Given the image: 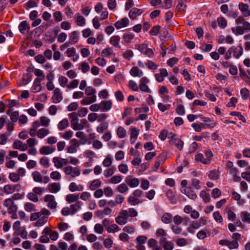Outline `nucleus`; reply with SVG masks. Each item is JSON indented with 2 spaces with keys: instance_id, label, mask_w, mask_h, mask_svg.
Returning a JSON list of instances; mask_svg holds the SVG:
<instances>
[{
  "instance_id": "nucleus-1",
  "label": "nucleus",
  "mask_w": 250,
  "mask_h": 250,
  "mask_svg": "<svg viewBox=\"0 0 250 250\" xmlns=\"http://www.w3.org/2000/svg\"><path fill=\"white\" fill-rule=\"evenodd\" d=\"M135 46L142 53L145 54L148 57H152L154 56L153 50L151 48H148L146 44H136Z\"/></svg>"
},
{
  "instance_id": "nucleus-2",
  "label": "nucleus",
  "mask_w": 250,
  "mask_h": 250,
  "mask_svg": "<svg viewBox=\"0 0 250 250\" xmlns=\"http://www.w3.org/2000/svg\"><path fill=\"white\" fill-rule=\"evenodd\" d=\"M64 172L67 175L75 177L80 175V171L78 167L73 168L72 166H67L64 168Z\"/></svg>"
},
{
  "instance_id": "nucleus-3",
  "label": "nucleus",
  "mask_w": 250,
  "mask_h": 250,
  "mask_svg": "<svg viewBox=\"0 0 250 250\" xmlns=\"http://www.w3.org/2000/svg\"><path fill=\"white\" fill-rule=\"evenodd\" d=\"M169 144L172 145H174L180 150L182 149L184 145L183 141L178 138H175V135L171 137L169 141Z\"/></svg>"
},
{
  "instance_id": "nucleus-4",
  "label": "nucleus",
  "mask_w": 250,
  "mask_h": 250,
  "mask_svg": "<svg viewBox=\"0 0 250 250\" xmlns=\"http://www.w3.org/2000/svg\"><path fill=\"white\" fill-rule=\"evenodd\" d=\"M129 23L128 19L126 17H124L119 21H116L114 25L116 29H119L123 27L127 26Z\"/></svg>"
},
{
  "instance_id": "nucleus-5",
  "label": "nucleus",
  "mask_w": 250,
  "mask_h": 250,
  "mask_svg": "<svg viewBox=\"0 0 250 250\" xmlns=\"http://www.w3.org/2000/svg\"><path fill=\"white\" fill-rule=\"evenodd\" d=\"M100 105L102 111H108L111 109L112 103L111 100L103 101L100 103Z\"/></svg>"
},
{
  "instance_id": "nucleus-6",
  "label": "nucleus",
  "mask_w": 250,
  "mask_h": 250,
  "mask_svg": "<svg viewBox=\"0 0 250 250\" xmlns=\"http://www.w3.org/2000/svg\"><path fill=\"white\" fill-rule=\"evenodd\" d=\"M52 101L54 103H58L63 99L62 94L59 88H56L54 91V95L52 96Z\"/></svg>"
},
{
  "instance_id": "nucleus-7",
  "label": "nucleus",
  "mask_w": 250,
  "mask_h": 250,
  "mask_svg": "<svg viewBox=\"0 0 250 250\" xmlns=\"http://www.w3.org/2000/svg\"><path fill=\"white\" fill-rule=\"evenodd\" d=\"M143 11L141 9L134 7L131 9L128 13V16L131 20H135L138 16L141 15Z\"/></svg>"
},
{
  "instance_id": "nucleus-8",
  "label": "nucleus",
  "mask_w": 250,
  "mask_h": 250,
  "mask_svg": "<svg viewBox=\"0 0 250 250\" xmlns=\"http://www.w3.org/2000/svg\"><path fill=\"white\" fill-rule=\"evenodd\" d=\"M125 182L131 188H135L139 184V181L138 178H131L130 177H127L125 179Z\"/></svg>"
},
{
  "instance_id": "nucleus-9",
  "label": "nucleus",
  "mask_w": 250,
  "mask_h": 250,
  "mask_svg": "<svg viewBox=\"0 0 250 250\" xmlns=\"http://www.w3.org/2000/svg\"><path fill=\"white\" fill-rule=\"evenodd\" d=\"M239 8L242 12L243 15L244 17L250 16V10L249 9L248 4L241 2L239 4Z\"/></svg>"
},
{
  "instance_id": "nucleus-10",
  "label": "nucleus",
  "mask_w": 250,
  "mask_h": 250,
  "mask_svg": "<svg viewBox=\"0 0 250 250\" xmlns=\"http://www.w3.org/2000/svg\"><path fill=\"white\" fill-rule=\"evenodd\" d=\"M55 150V147L50 146H43L40 149V152L42 154L48 155L53 152Z\"/></svg>"
},
{
  "instance_id": "nucleus-11",
  "label": "nucleus",
  "mask_w": 250,
  "mask_h": 250,
  "mask_svg": "<svg viewBox=\"0 0 250 250\" xmlns=\"http://www.w3.org/2000/svg\"><path fill=\"white\" fill-rule=\"evenodd\" d=\"M79 37V33L78 31H75L70 35L69 36V43L70 44L76 43L78 42Z\"/></svg>"
},
{
  "instance_id": "nucleus-12",
  "label": "nucleus",
  "mask_w": 250,
  "mask_h": 250,
  "mask_svg": "<svg viewBox=\"0 0 250 250\" xmlns=\"http://www.w3.org/2000/svg\"><path fill=\"white\" fill-rule=\"evenodd\" d=\"M19 29L21 34H25L26 31L30 29V26L27 24L26 21H22L19 25Z\"/></svg>"
},
{
  "instance_id": "nucleus-13",
  "label": "nucleus",
  "mask_w": 250,
  "mask_h": 250,
  "mask_svg": "<svg viewBox=\"0 0 250 250\" xmlns=\"http://www.w3.org/2000/svg\"><path fill=\"white\" fill-rule=\"evenodd\" d=\"M60 189L61 185L59 183H53L48 186V189L52 193H57L60 191Z\"/></svg>"
},
{
  "instance_id": "nucleus-14",
  "label": "nucleus",
  "mask_w": 250,
  "mask_h": 250,
  "mask_svg": "<svg viewBox=\"0 0 250 250\" xmlns=\"http://www.w3.org/2000/svg\"><path fill=\"white\" fill-rule=\"evenodd\" d=\"M130 74L133 77H141L144 74L143 71L140 70L137 66H133L132 67L130 71Z\"/></svg>"
},
{
  "instance_id": "nucleus-15",
  "label": "nucleus",
  "mask_w": 250,
  "mask_h": 250,
  "mask_svg": "<svg viewBox=\"0 0 250 250\" xmlns=\"http://www.w3.org/2000/svg\"><path fill=\"white\" fill-rule=\"evenodd\" d=\"M166 196L169 200L170 202L172 204H175L177 203V200L175 198V195L172 190L169 189L166 192Z\"/></svg>"
},
{
  "instance_id": "nucleus-16",
  "label": "nucleus",
  "mask_w": 250,
  "mask_h": 250,
  "mask_svg": "<svg viewBox=\"0 0 250 250\" xmlns=\"http://www.w3.org/2000/svg\"><path fill=\"white\" fill-rule=\"evenodd\" d=\"M120 41V37L119 36H113L110 39V43L116 47L119 48H121V46L119 45V42Z\"/></svg>"
},
{
  "instance_id": "nucleus-17",
  "label": "nucleus",
  "mask_w": 250,
  "mask_h": 250,
  "mask_svg": "<svg viewBox=\"0 0 250 250\" xmlns=\"http://www.w3.org/2000/svg\"><path fill=\"white\" fill-rule=\"evenodd\" d=\"M139 134V130L136 127H133L130 133V143L133 144L135 143Z\"/></svg>"
},
{
  "instance_id": "nucleus-18",
  "label": "nucleus",
  "mask_w": 250,
  "mask_h": 250,
  "mask_svg": "<svg viewBox=\"0 0 250 250\" xmlns=\"http://www.w3.org/2000/svg\"><path fill=\"white\" fill-rule=\"evenodd\" d=\"M69 189L71 192L82 191L83 189V187L82 185L77 186L75 183L72 182L69 185Z\"/></svg>"
},
{
  "instance_id": "nucleus-19",
  "label": "nucleus",
  "mask_w": 250,
  "mask_h": 250,
  "mask_svg": "<svg viewBox=\"0 0 250 250\" xmlns=\"http://www.w3.org/2000/svg\"><path fill=\"white\" fill-rule=\"evenodd\" d=\"M162 221L165 224H170L172 220V215L169 213H165L161 218Z\"/></svg>"
},
{
  "instance_id": "nucleus-20",
  "label": "nucleus",
  "mask_w": 250,
  "mask_h": 250,
  "mask_svg": "<svg viewBox=\"0 0 250 250\" xmlns=\"http://www.w3.org/2000/svg\"><path fill=\"white\" fill-rule=\"evenodd\" d=\"M96 101V95H93L87 98H84L81 101V104L83 105H88L91 103H94Z\"/></svg>"
},
{
  "instance_id": "nucleus-21",
  "label": "nucleus",
  "mask_w": 250,
  "mask_h": 250,
  "mask_svg": "<svg viewBox=\"0 0 250 250\" xmlns=\"http://www.w3.org/2000/svg\"><path fill=\"white\" fill-rule=\"evenodd\" d=\"M82 203L80 201H77L75 204L70 206V209L71 214H75L80 208Z\"/></svg>"
},
{
  "instance_id": "nucleus-22",
  "label": "nucleus",
  "mask_w": 250,
  "mask_h": 250,
  "mask_svg": "<svg viewBox=\"0 0 250 250\" xmlns=\"http://www.w3.org/2000/svg\"><path fill=\"white\" fill-rule=\"evenodd\" d=\"M79 199V195L73 194H69L66 195V201L68 203H71L77 201Z\"/></svg>"
},
{
  "instance_id": "nucleus-23",
  "label": "nucleus",
  "mask_w": 250,
  "mask_h": 250,
  "mask_svg": "<svg viewBox=\"0 0 250 250\" xmlns=\"http://www.w3.org/2000/svg\"><path fill=\"white\" fill-rule=\"evenodd\" d=\"M195 160L197 161H200L204 164H208L210 163V159H205L202 153H198L195 156Z\"/></svg>"
},
{
  "instance_id": "nucleus-24",
  "label": "nucleus",
  "mask_w": 250,
  "mask_h": 250,
  "mask_svg": "<svg viewBox=\"0 0 250 250\" xmlns=\"http://www.w3.org/2000/svg\"><path fill=\"white\" fill-rule=\"evenodd\" d=\"M101 185V182L99 179H96L93 180L90 184L89 186V188L92 190H94L98 188L99 187H100Z\"/></svg>"
},
{
  "instance_id": "nucleus-25",
  "label": "nucleus",
  "mask_w": 250,
  "mask_h": 250,
  "mask_svg": "<svg viewBox=\"0 0 250 250\" xmlns=\"http://www.w3.org/2000/svg\"><path fill=\"white\" fill-rule=\"evenodd\" d=\"M49 133V131L48 129L42 128L39 130V131L37 132V136L40 138H44L46 135L48 134Z\"/></svg>"
},
{
  "instance_id": "nucleus-26",
  "label": "nucleus",
  "mask_w": 250,
  "mask_h": 250,
  "mask_svg": "<svg viewBox=\"0 0 250 250\" xmlns=\"http://www.w3.org/2000/svg\"><path fill=\"white\" fill-rule=\"evenodd\" d=\"M68 121L67 119H64L59 122L58 127L60 130H62L66 128L68 125Z\"/></svg>"
},
{
  "instance_id": "nucleus-27",
  "label": "nucleus",
  "mask_w": 250,
  "mask_h": 250,
  "mask_svg": "<svg viewBox=\"0 0 250 250\" xmlns=\"http://www.w3.org/2000/svg\"><path fill=\"white\" fill-rule=\"evenodd\" d=\"M76 136L77 137L80 138L82 139V140H83V142H81V145H84L86 144L87 141V138L85 134H84L83 132H77L76 134Z\"/></svg>"
},
{
  "instance_id": "nucleus-28",
  "label": "nucleus",
  "mask_w": 250,
  "mask_h": 250,
  "mask_svg": "<svg viewBox=\"0 0 250 250\" xmlns=\"http://www.w3.org/2000/svg\"><path fill=\"white\" fill-rule=\"evenodd\" d=\"M200 196L203 199L205 203L209 202L210 200L209 194L207 193L205 190H202L201 191Z\"/></svg>"
},
{
  "instance_id": "nucleus-29",
  "label": "nucleus",
  "mask_w": 250,
  "mask_h": 250,
  "mask_svg": "<svg viewBox=\"0 0 250 250\" xmlns=\"http://www.w3.org/2000/svg\"><path fill=\"white\" fill-rule=\"evenodd\" d=\"M242 54L243 48L241 45L235 48L233 50V56L236 58H238Z\"/></svg>"
},
{
  "instance_id": "nucleus-30",
  "label": "nucleus",
  "mask_w": 250,
  "mask_h": 250,
  "mask_svg": "<svg viewBox=\"0 0 250 250\" xmlns=\"http://www.w3.org/2000/svg\"><path fill=\"white\" fill-rule=\"evenodd\" d=\"M108 124L107 122L101 123L97 127V131L98 132L102 133L108 128Z\"/></svg>"
},
{
  "instance_id": "nucleus-31",
  "label": "nucleus",
  "mask_w": 250,
  "mask_h": 250,
  "mask_svg": "<svg viewBox=\"0 0 250 250\" xmlns=\"http://www.w3.org/2000/svg\"><path fill=\"white\" fill-rule=\"evenodd\" d=\"M241 216L242 217V220L243 222H247L250 224V213L244 211L241 213Z\"/></svg>"
},
{
  "instance_id": "nucleus-32",
  "label": "nucleus",
  "mask_w": 250,
  "mask_h": 250,
  "mask_svg": "<svg viewBox=\"0 0 250 250\" xmlns=\"http://www.w3.org/2000/svg\"><path fill=\"white\" fill-rule=\"evenodd\" d=\"M218 25L222 28H224L227 24V20L223 17H219L217 19Z\"/></svg>"
},
{
  "instance_id": "nucleus-33",
  "label": "nucleus",
  "mask_w": 250,
  "mask_h": 250,
  "mask_svg": "<svg viewBox=\"0 0 250 250\" xmlns=\"http://www.w3.org/2000/svg\"><path fill=\"white\" fill-rule=\"evenodd\" d=\"M33 72L34 74L37 76V79H40L41 80H44L45 78V75L43 74V72L39 69L35 68L33 70Z\"/></svg>"
},
{
  "instance_id": "nucleus-34",
  "label": "nucleus",
  "mask_w": 250,
  "mask_h": 250,
  "mask_svg": "<svg viewBox=\"0 0 250 250\" xmlns=\"http://www.w3.org/2000/svg\"><path fill=\"white\" fill-rule=\"evenodd\" d=\"M3 188L4 192L7 194H12L15 191V188L12 185H5Z\"/></svg>"
},
{
  "instance_id": "nucleus-35",
  "label": "nucleus",
  "mask_w": 250,
  "mask_h": 250,
  "mask_svg": "<svg viewBox=\"0 0 250 250\" xmlns=\"http://www.w3.org/2000/svg\"><path fill=\"white\" fill-rule=\"evenodd\" d=\"M188 191L187 196L189 198L194 200L197 197V196L196 195V193L194 192V190L192 188L188 187Z\"/></svg>"
},
{
  "instance_id": "nucleus-36",
  "label": "nucleus",
  "mask_w": 250,
  "mask_h": 250,
  "mask_svg": "<svg viewBox=\"0 0 250 250\" xmlns=\"http://www.w3.org/2000/svg\"><path fill=\"white\" fill-rule=\"evenodd\" d=\"M32 176L34 180L37 182H41L42 181V178L41 174L38 171H35L32 173Z\"/></svg>"
},
{
  "instance_id": "nucleus-37",
  "label": "nucleus",
  "mask_w": 250,
  "mask_h": 250,
  "mask_svg": "<svg viewBox=\"0 0 250 250\" xmlns=\"http://www.w3.org/2000/svg\"><path fill=\"white\" fill-rule=\"evenodd\" d=\"M123 37L125 42H129L131 40L134 39V35L130 32L125 33L123 35Z\"/></svg>"
},
{
  "instance_id": "nucleus-38",
  "label": "nucleus",
  "mask_w": 250,
  "mask_h": 250,
  "mask_svg": "<svg viewBox=\"0 0 250 250\" xmlns=\"http://www.w3.org/2000/svg\"><path fill=\"white\" fill-rule=\"evenodd\" d=\"M118 136L120 138H124L126 135V130L122 126H119L117 130Z\"/></svg>"
},
{
  "instance_id": "nucleus-39",
  "label": "nucleus",
  "mask_w": 250,
  "mask_h": 250,
  "mask_svg": "<svg viewBox=\"0 0 250 250\" xmlns=\"http://www.w3.org/2000/svg\"><path fill=\"white\" fill-rule=\"evenodd\" d=\"M77 113L76 112H72L69 114V116L72 118L71 123L72 126H75V125L78 123V118L77 117Z\"/></svg>"
},
{
  "instance_id": "nucleus-40",
  "label": "nucleus",
  "mask_w": 250,
  "mask_h": 250,
  "mask_svg": "<svg viewBox=\"0 0 250 250\" xmlns=\"http://www.w3.org/2000/svg\"><path fill=\"white\" fill-rule=\"evenodd\" d=\"M230 115L232 116H237L240 120H241L243 123L246 122V120L243 116L241 113L237 111H232L230 113Z\"/></svg>"
},
{
  "instance_id": "nucleus-41",
  "label": "nucleus",
  "mask_w": 250,
  "mask_h": 250,
  "mask_svg": "<svg viewBox=\"0 0 250 250\" xmlns=\"http://www.w3.org/2000/svg\"><path fill=\"white\" fill-rule=\"evenodd\" d=\"M35 205L30 202L26 203L24 205V209L28 212H31L35 210Z\"/></svg>"
},
{
  "instance_id": "nucleus-42",
  "label": "nucleus",
  "mask_w": 250,
  "mask_h": 250,
  "mask_svg": "<svg viewBox=\"0 0 250 250\" xmlns=\"http://www.w3.org/2000/svg\"><path fill=\"white\" fill-rule=\"evenodd\" d=\"M128 190V188L126 184L122 183L119 185L117 188V190L122 193L126 192Z\"/></svg>"
},
{
  "instance_id": "nucleus-43",
  "label": "nucleus",
  "mask_w": 250,
  "mask_h": 250,
  "mask_svg": "<svg viewBox=\"0 0 250 250\" xmlns=\"http://www.w3.org/2000/svg\"><path fill=\"white\" fill-rule=\"evenodd\" d=\"M160 28L161 26L158 25L153 26L149 31L150 34L152 36H157L160 31Z\"/></svg>"
},
{
  "instance_id": "nucleus-44",
  "label": "nucleus",
  "mask_w": 250,
  "mask_h": 250,
  "mask_svg": "<svg viewBox=\"0 0 250 250\" xmlns=\"http://www.w3.org/2000/svg\"><path fill=\"white\" fill-rule=\"evenodd\" d=\"M60 158H61L59 157H54L53 159V162L54 163V165L58 168H62L63 167L62 163V160Z\"/></svg>"
},
{
  "instance_id": "nucleus-45",
  "label": "nucleus",
  "mask_w": 250,
  "mask_h": 250,
  "mask_svg": "<svg viewBox=\"0 0 250 250\" xmlns=\"http://www.w3.org/2000/svg\"><path fill=\"white\" fill-rule=\"evenodd\" d=\"M9 178L14 182H17L20 180L19 175L18 173L14 172L10 173Z\"/></svg>"
},
{
  "instance_id": "nucleus-46",
  "label": "nucleus",
  "mask_w": 250,
  "mask_h": 250,
  "mask_svg": "<svg viewBox=\"0 0 250 250\" xmlns=\"http://www.w3.org/2000/svg\"><path fill=\"white\" fill-rule=\"evenodd\" d=\"M127 201L129 204L133 206H135L140 203V201L139 199L135 198L134 196H129L128 198Z\"/></svg>"
},
{
  "instance_id": "nucleus-47",
  "label": "nucleus",
  "mask_w": 250,
  "mask_h": 250,
  "mask_svg": "<svg viewBox=\"0 0 250 250\" xmlns=\"http://www.w3.org/2000/svg\"><path fill=\"white\" fill-rule=\"evenodd\" d=\"M47 216H42L39 218V219L36 222L37 226H42L44 225L47 221Z\"/></svg>"
},
{
  "instance_id": "nucleus-48",
  "label": "nucleus",
  "mask_w": 250,
  "mask_h": 250,
  "mask_svg": "<svg viewBox=\"0 0 250 250\" xmlns=\"http://www.w3.org/2000/svg\"><path fill=\"white\" fill-rule=\"evenodd\" d=\"M26 78L23 77L22 84L25 85L28 84L32 80V75L30 73H27L26 74Z\"/></svg>"
},
{
  "instance_id": "nucleus-49",
  "label": "nucleus",
  "mask_w": 250,
  "mask_h": 250,
  "mask_svg": "<svg viewBox=\"0 0 250 250\" xmlns=\"http://www.w3.org/2000/svg\"><path fill=\"white\" fill-rule=\"evenodd\" d=\"M96 92V89L93 88L91 86H87L85 90V94L87 96H91L95 95L94 94Z\"/></svg>"
},
{
  "instance_id": "nucleus-50",
  "label": "nucleus",
  "mask_w": 250,
  "mask_h": 250,
  "mask_svg": "<svg viewBox=\"0 0 250 250\" xmlns=\"http://www.w3.org/2000/svg\"><path fill=\"white\" fill-rule=\"evenodd\" d=\"M163 246L165 250H172L174 248V244L172 242L167 241Z\"/></svg>"
},
{
  "instance_id": "nucleus-51",
  "label": "nucleus",
  "mask_w": 250,
  "mask_h": 250,
  "mask_svg": "<svg viewBox=\"0 0 250 250\" xmlns=\"http://www.w3.org/2000/svg\"><path fill=\"white\" fill-rule=\"evenodd\" d=\"M146 65L148 69L153 70L157 69L158 67V65L155 64L153 62L150 60L147 61Z\"/></svg>"
},
{
  "instance_id": "nucleus-52",
  "label": "nucleus",
  "mask_w": 250,
  "mask_h": 250,
  "mask_svg": "<svg viewBox=\"0 0 250 250\" xmlns=\"http://www.w3.org/2000/svg\"><path fill=\"white\" fill-rule=\"evenodd\" d=\"M176 113L180 115H184L185 114L184 106L182 104H179L176 108Z\"/></svg>"
},
{
  "instance_id": "nucleus-53",
  "label": "nucleus",
  "mask_w": 250,
  "mask_h": 250,
  "mask_svg": "<svg viewBox=\"0 0 250 250\" xmlns=\"http://www.w3.org/2000/svg\"><path fill=\"white\" fill-rule=\"evenodd\" d=\"M119 230V227L115 224L109 226L107 229V231L109 233L118 231Z\"/></svg>"
},
{
  "instance_id": "nucleus-54",
  "label": "nucleus",
  "mask_w": 250,
  "mask_h": 250,
  "mask_svg": "<svg viewBox=\"0 0 250 250\" xmlns=\"http://www.w3.org/2000/svg\"><path fill=\"white\" fill-rule=\"evenodd\" d=\"M228 246L229 249H237L239 246L238 243L236 240L229 241Z\"/></svg>"
},
{
  "instance_id": "nucleus-55",
  "label": "nucleus",
  "mask_w": 250,
  "mask_h": 250,
  "mask_svg": "<svg viewBox=\"0 0 250 250\" xmlns=\"http://www.w3.org/2000/svg\"><path fill=\"white\" fill-rule=\"evenodd\" d=\"M122 180V177L121 175H115L112 177L110 181L113 184H118L120 183Z\"/></svg>"
},
{
  "instance_id": "nucleus-56",
  "label": "nucleus",
  "mask_w": 250,
  "mask_h": 250,
  "mask_svg": "<svg viewBox=\"0 0 250 250\" xmlns=\"http://www.w3.org/2000/svg\"><path fill=\"white\" fill-rule=\"evenodd\" d=\"M82 71L85 73L89 70L90 67L87 62H83L81 64Z\"/></svg>"
},
{
  "instance_id": "nucleus-57",
  "label": "nucleus",
  "mask_w": 250,
  "mask_h": 250,
  "mask_svg": "<svg viewBox=\"0 0 250 250\" xmlns=\"http://www.w3.org/2000/svg\"><path fill=\"white\" fill-rule=\"evenodd\" d=\"M208 177L212 180H217L218 179V175L215 170H211L208 174Z\"/></svg>"
},
{
  "instance_id": "nucleus-58",
  "label": "nucleus",
  "mask_w": 250,
  "mask_h": 250,
  "mask_svg": "<svg viewBox=\"0 0 250 250\" xmlns=\"http://www.w3.org/2000/svg\"><path fill=\"white\" fill-rule=\"evenodd\" d=\"M27 196L30 200L34 202H37L39 201L38 197L34 193L29 192Z\"/></svg>"
},
{
  "instance_id": "nucleus-59",
  "label": "nucleus",
  "mask_w": 250,
  "mask_h": 250,
  "mask_svg": "<svg viewBox=\"0 0 250 250\" xmlns=\"http://www.w3.org/2000/svg\"><path fill=\"white\" fill-rule=\"evenodd\" d=\"M115 96L117 101L122 102L124 100V96L122 92L120 90L116 91L115 93Z\"/></svg>"
},
{
  "instance_id": "nucleus-60",
  "label": "nucleus",
  "mask_w": 250,
  "mask_h": 250,
  "mask_svg": "<svg viewBox=\"0 0 250 250\" xmlns=\"http://www.w3.org/2000/svg\"><path fill=\"white\" fill-rule=\"evenodd\" d=\"M139 88L141 91L143 92L150 93L151 90H150L148 86L146 84H142L140 83L139 85Z\"/></svg>"
},
{
  "instance_id": "nucleus-61",
  "label": "nucleus",
  "mask_w": 250,
  "mask_h": 250,
  "mask_svg": "<svg viewBox=\"0 0 250 250\" xmlns=\"http://www.w3.org/2000/svg\"><path fill=\"white\" fill-rule=\"evenodd\" d=\"M119 170L122 173L125 174L128 171V167L126 164H121L118 166Z\"/></svg>"
},
{
  "instance_id": "nucleus-62",
  "label": "nucleus",
  "mask_w": 250,
  "mask_h": 250,
  "mask_svg": "<svg viewBox=\"0 0 250 250\" xmlns=\"http://www.w3.org/2000/svg\"><path fill=\"white\" fill-rule=\"evenodd\" d=\"M240 93L242 96V98L247 99L249 96V91L246 88H243L240 90Z\"/></svg>"
},
{
  "instance_id": "nucleus-63",
  "label": "nucleus",
  "mask_w": 250,
  "mask_h": 250,
  "mask_svg": "<svg viewBox=\"0 0 250 250\" xmlns=\"http://www.w3.org/2000/svg\"><path fill=\"white\" fill-rule=\"evenodd\" d=\"M170 105L169 104H163L162 103H159L158 105V108L162 112H164L168 110L170 108Z\"/></svg>"
},
{
  "instance_id": "nucleus-64",
  "label": "nucleus",
  "mask_w": 250,
  "mask_h": 250,
  "mask_svg": "<svg viewBox=\"0 0 250 250\" xmlns=\"http://www.w3.org/2000/svg\"><path fill=\"white\" fill-rule=\"evenodd\" d=\"M104 193L106 196L111 197L113 195V191L112 188L109 187H106L104 188Z\"/></svg>"
}]
</instances>
